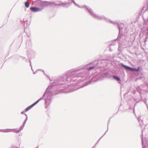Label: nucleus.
<instances>
[{"instance_id":"obj_1","label":"nucleus","mask_w":148,"mask_h":148,"mask_svg":"<svg viewBox=\"0 0 148 148\" xmlns=\"http://www.w3.org/2000/svg\"><path fill=\"white\" fill-rule=\"evenodd\" d=\"M122 66L124 67L125 69L126 70H131L132 71H135L136 72H137L139 70L140 68L139 67H138L137 68H131L128 66L125 65L123 64H122Z\"/></svg>"},{"instance_id":"obj_2","label":"nucleus","mask_w":148,"mask_h":148,"mask_svg":"<svg viewBox=\"0 0 148 148\" xmlns=\"http://www.w3.org/2000/svg\"><path fill=\"white\" fill-rule=\"evenodd\" d=\"M30 10L34 12H36L40 11L41 10V9L38 8L32 7L30 8Z\"/></svg>"},{"instance_id":"obj_3","label":"nucleus","mask_w":148,"mask_h":148,"mask_svg":"<svg viewBox=\"0 0 148 148\" xmlns=\"http://www.w3.org/2000/svg\"><path fill=\"white\" fill-rule=\"evenodd\" d=\"M39 101V100L37 101L35 103L32 104L31 105L29 106L28 107V110L31 108L34 105H35Z\"/></svg>"},{"instance_id":"obj_4","label":"nucleus","mask_w":148,"mask_h":148,"mask_svg":"<svg viewBox=\"0 0 148 148\" xmlns=\"http://www.w3.org/2000/svg\"><path fill=\"white\" fill-rule=\"evenodd\" d=\"M113 77L114 79H115L117 81H120V79L119 77L114 76H113Z\"/></svg>"},{"instance_id":"obj_5","label":"nucleus","mask_w":148,"mask_h":148,"mask_svg":"<svg viewBox=\"0 0 148 148\" xmlns=\"http://www.w3.org/2000/svg\"><path fill=\"white\" fill-rule=\"evenodd\" d=\"M25 6L26 8L28 7V1H26L25 3Z\"/></svg>"},{"instance_id":"obj_6","label":"nucleus","mask_w":148,"mask_h":148,"mask_svg":"<svg viewBox=\"0 0 148 148\" xmlns=\"http://www.w3.org/2000/svg\"><path fill=\"white\" fill-rule=\"evenodd\" d=\"M94 68V67H90L89 69L88 70H92V69H93Z\"/></svg>"},{"instance_id":"obj_7","label":"nucleus","mask_w":148,"mask_h":148,"mask_svg":"<svg viewBox=\"0 0 148 148\" xmlns=\"http://www.w3.org/2000/svg\"><path fill=\"white\" fill-rule=\"evenodd\" d=\"M6 132H11V130H10V129H8V130Z\"/></svg>"},{"instance_id":"obj_8","label":"nucleus","mask_w":148,"mask_h":148,"mask_svg":"<svg viewBox=\"0 0 148 148\" xmlns=\"http://www.w3.org/2000/svg\"><path fill=\"white\" fill-rule=\"evenodd\" d=\"M27 110H28V108H27L26 109V111H27Z\"/></svg>"},{"instance_id":"obj_9","label":"nucleus","mask_w":148,"mask_h":148,"mask_svg":"<svg viewBox=\"0 0 148 148\" xmlns=\"http://www.w3.org/2000/svg\"><path fill=\"white\" fill-rule=\"evenodd\" d=\"M28 6H29V3H28Z\"/></svg>"}]
</instances>
